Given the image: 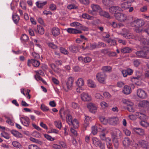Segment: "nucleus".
I'll use <instances>...</instances> for the list:
<instances>
[{"label": "nucleus", "mask_w": 149, "mask_h": 149, "mask_svg": "<svg viewBox=\"0 0 149 149\" xmlns=\"http://www.w3.org/2000/svg\"><path fill=\"white\" fill-rule=\"evenodd\" d=\"M122 35L128 39H134L135 38L134 36L132 33L129 32H127L126 34L125 33H123Z\"/></svg>", "instance_id": "cd10ccee"}, {"label": "nucleus", "mask_w": 149, "mask_h": 149, "mask_svg": "<svg viewBox=\"0 0 149 149\" xmlns=\"http://www.w3.org/2000/svg\"><path fill=\"white\" fill-rule=\"evenodd\" d=\"M107 76L104 73L100 72L97 73L96 75L97 80L100 83L104 84L107 79Z\"/></svg>", "instance_id": "7ed1b4c3"}, {"label": "nucleus", "mask_w": 149, "mask_h": 149, "mask_svg": "<svg viewBox=\"0 0 149 149\" xmlns=\"http://www.w3.org/2000/svg\"><path fill=\"white\" fill-rule=\"evenodd\" d=\"M60 51L61 52L65 54H68V51L63 47L60 48Z\"/></svg>", "instance_id": "338daca9"}, {"label": "nucleus", "mask_w": 149, "mask_h": 149, "mask_svg": "<svg viewBox=\"0 0 149 149\" xmlns=\"http://www.w3.org/2000/svg\"><path fill=\"white\" fill-rule=\"evenodd\" d=\"M87 85L89 87L91 88H95L96 86L95 83L91 79H89L88 80Z\"/></svg>", "instance_id": "58836bf2"}, {"label": "nucleus", "mask_w": 149, "mask_h": 149, "mask_svg": "<svg viewBox=\"0 0 149 149\" xmlns=\"http://www.w3.org/2000/svg\"><path fill=\"white\" fill-rule=\"evenodd\" d=\"M74 82L73 78L72 77H69L66 82V86L67 90L71 89L72 87Z\"/></svg>", "instance_id": "9b49d317"}, {"label": "nucleus", "mask_w": 149, "mask_h": 149, "mask_svg": "<svg viewBox=\"0 0 149 149\" xmlns=\"http://www.w3.org/2000/svg\"><path fill=\"white\" fill-rule=\"evenodd\" d=\"M11 133L14 136L17 138H21L23 136L22 134L16 131L13 130Z\"/></svg>", "instance_id": "e433bc0d"}, {"label": "nucleus", "mask_w": 149, "mask_h": 149, "mask_svg": "<svg viewBox=\"0 0 149 149\" xmlns=\"http://www.w3.org/2000/svg\"><path fill=\"white\" fill-rule=\"evenodd\" d=\"M144 23L143 20L141 19H136L130 23L131 26L136 28H139L143 26Z\"/></svg>", "instance_id": "f03ea898"}, {"label": "nucleus", "mask_w": 149, "mask_h": 149, "mask_svg": "<svg viewBox=\"0 0 149 149\" xmlns=\"http://www.w3.org/2000/svg\"><path fill=\"white\" fill-rule=\"evenodd\" d=\"M71 105L72 107L74 109H78L79 108V105L76 102H72Z\"/></svg>", "instance_id": "0e129e2a"}, {"label": "nucleus", "mask_w": 149, "mask_h": 149, "mask_svg": "<svg viewBox=\"0 0 149 149\" xmlns=\"http://www.w3.org/2000/svg\"><path fill=\"white\" fill-rule=\"evenodd\" d=\"M12 17L13 19L14 22L15 23H17L19 19V16L17 14H15L13 15Z\"/></svg>", "instance_id": "37998d69"}, {"label": "nucleus", "mask_w": 149, "mask_h": 149, "mask_svg": "<svg viewBox=\"0 0 149 149\" xmlns=\"http://www.w3.org/2000/svg\"><path fill=\"white\" fill-rule=\"evenodd\" d=\"M47 3V1L42 2L40 1H37L36 2V6L38 8H41L45 5Z\"/></svg>", "instance_id": "a878e982"}, {"label": "nucleus", "mask_w": 149, "mask_h": 149, "mask_svg": "<svg viewBox=\"0 0 149 149\" xmlns=\"http://www.w3.org/2000/svg\"><path fill=\"white\" fill-rule=\"evenodd\" d=\"M107 42L109 45L111 46L114 45L116 44V42L115 40L111 38L109 39L108 40Z\"/></svg>", "instance_id": "6e6d98bb"}, {"label": "nucleus", "mask_w": 149, "mask_h": 149, "mask_svg": "<svg viewBox=\"0 0 149 149\" xmlns=\"http://www.w3.org/2000/svg\"><path fill=\"white\" fill-rule=\"evenodd\" d=\"M115 17L117 19L121 22H124L127 19V16L119 12L115 15Z\"/></svg>", "instance_id": "423d86ee"}, {"label": "nucleus", "mask_w": 149, "mask_h": 149, "mask_svg": "<svg viewBox=\"0 0 149 149\" xmlns=\"http://www.w3.org/2000/svg\"><path fill=\"white\" fill-rule=\"evenodd\" d=\"M95 97L100 100H104V97L99 93H96L95 95Z\"/></svg>", "instance_id": "13d9d810"}, {"label": "nucleus", "mask_w": 149, "mask_h": 149, "mask_svg": "<svg viewBox=\"0 0 149 149\" xmlns=\"http://www.w3.org/2000/svg\"><path fill=\"white\" fill-rule=\"evenodd\" d=\"M35 72L36 73V74L35 76V78L36 79L37 81H41L42 83L46 84V83L45 81L42 79V78L39 76L40 75H44V73L43 72L40 70H39L37 71H36Z\"/></svg>", "instance_id": "39448f33"}, {"label": "nucleus", "mask_w": 149, "mask_h": 149, "mask_svg": "<svg viewBox=\"0 0 149 149\" xmlns=\"http://www.w3.org/2000/svg\"><path fill=\"white\" fill-rule=\"evenodd\" d=\"M20 120L22 124L26 127H28L30 124L29 118L25 116H23L20 118Z\"/></svg>", "instance_id": "6e6552de"}, {"label": "nucleus", "mask_w": 149, "mask_h": 149, "mask_svg": "<svg viewBox=\"0 0 149 149\" xmlns=\"http://www.w3.org/2000/svg\"><path fill=\"white\" fill-rule=\"evenodd\" d=\"M92 132H91L93 135H95L97 133V129L96 125L95 126H93L91 127Z\"/></svg>", "instance_id": "8fccbe9b"}, {"label": "nucleus", "mask_w": 149, "mask_h": 149, "mask_svg": "<svg viewBox=\"0 0 149 149\" xmlns=\"http://www.w3.org/2000/svg\"><path fill=\"white\" fill-rule=\"evenodd\" d=\"M132 90L131 88L127 85H125L122 90V92L126 95H128L131 93Z\"/></svg>", "instance_id": "dca6fc26"}, {"label": "nucleus", "mask_w": 149, "mask_h": 149, "mask_svg": "<svg viewBox=\"0 0 149 149\" xmlns=\"http://www.w3.org/2000/svg\"><path fill=\"white\" fill-rule=\"evenodd\" d=\"M81 100L84 101H89L91 99V96L88 93H83L81 94Z\"/></svg>", "instance_id": "f8f14e48"}, {"label": "nucleus", "mask_w": 149, "mask_h": 149, "mask_svg": "<svg viewBox=\"0 0 149 149\" xmlns=\"http://www.w3.org/2000/svg\"><path fill=\"white\" fill-rule=\"evenodd\" d=\"M99 15L101 16H103L106 18L110 17V16L109 13L105 11H103L101 9L99 11Z\"/></svg>", "instance_id": "7c9ffc66"}, {"label": "nucleus", "mask_w": 149, "mask_h": 149, "mask_svg": "<svg viewBox=\"0 0 149 149\" xmlns=\"http://www.w3.org/2000/svg\"><path fill=\"white\" fill-rule=\"evenodd\" d=\"M102 52L105 54H107L110 56H114L116 55L115 52H111L108 49L102 50Z\"/></svg>", "instance_id": "412c9836"}, {"label": "nucleus", "mask_w": 149, "mask_h": 149, "mask_svg": "<svg viewBox=\"0 0 149 149\" xmlns=\"http://www.w3.org/2000/svg\"><path fill=\"white\" fill-rule=\"evenodd\" d=\"M121 72L124 77H126L128 75H131L133 72V70L130 68L127 70H123Z\"/></svg>", "instance_id": "2eb2a0df"}, {"label": "nucleus", "mask_w": 149, "mask_h": 149, "mask_svg": "<svg viewBox=\"0 0 149 149\" xmlns=\"http://www.w3.org/2000/svg\"><path fill=\"white\" fill-rule=\"evenodd\" d=\"M131 51V49L129 47H125L121 49V52L123 53H130Z\"/></svg>", "instance_id": "de8ad7c7"}, {"label": "nucleus", "mask_w": 149, "mask_h": 149, "mask_svg": "<svg viewBox=\"0 0 149 149\" xmlns=\"http://www.w3.org/2000/svg\"><path fill=\"white\" fill-rule=\"evenodd\" d=\"M67 31L69 33L72 34L81 33V31L72 28H68L66 29Z\"/></svg>", "instance_id": "aec40b11"}, {"label": "nucleus", "mask_w": 149, "mask_h": 149, "mask_svg": "<svg viewBox=\"0 0 149 149\" xmlns=\"http://www.w3.org/2000/svg\"><path fill=\"white\" fill-rule=\"evenodd\" d=\"M12 145L13 146L17 148H22V146L17 141H13L12 143Z\"/></svg>", "instance_id": "a19ab883"}, {"label": "nucleus", "mask_w": 149, "mask_h": 149, "mask_svg": "<svg viewBox=\"0 0 149 149\" xmlns=\"http://www.w3.org/2000/svg\"><path fill=\"white\" fill-rule=\"evenodd\" d=\"M146 120H141L140 124L143 127H147L149 126L148 123L146 121Z\"/></svg>", "instance_id": "3c124183"}, {"label": "nucleus", "mask_w": 149, "mask_h": 149, "mask_svg": "<svg viewBox=\"0 0 149 149\" xmlns=\"http://www.w3.org/2000/svg\"><path fill=\"white\" fill-rule=\"evenodd\" d=\"M122 136V134L121 132L118 129L116 130L113 135V137L115 139L120 138Z\"/></svg>", "instance_id": "f3484780"}, {"label": "nucleus", "mask_w": 149, "mask_h": 149, "mask_svg": "<svg viewBox=\"0 0 149 149\" xmlns=\"http://www.w3.org/2000/svg\"><path fill=\"white\" fill-rule=\"evenodd\" d=\"M131 5V3L129 1H126L123 3L121 4L122 8L124 10L128 8Z\"/></svg>", "instance_id": "4be33fe9"}, {"label": "nucleus", "mask_w": 149, "mask_h": 149, "mask_svg": "<svg viewBox=\"0 0 149 149\" xmlns=\"http://www.w3.org/2000/svg\"><path fill=\"white\" fill-rule=\"evenodd\" d=\"M85 123L84 125L85 126H87L89 124V122L91 121V118L88 116H85Z\"/></svg>", "instance_id": "a18cd8bd"}, {"label": "nucleus", "mask_w": 149, "mask_h": 149, "mask_svg": "<svg viewBox=\"0 0 149 149\" xmlns=\"http://www.w3.org/2000/svg\"><path fill=\"white\" fill-rule=\"evenodd\" d=\"M1 135L2 137H3L6 139H8L10 138L9 134L5 132H3L1 133Z\"/></svg>", "instance_id": "bf43d9fd"}, {"label": "nucleus", "mask_w": 149, "mask_h": 149, "mask_svg": "<svg viewBox=\"0 0 149 149\" xmlns=\"http://www.w3.org/2000/svg\"><path fill=\"white\" fill-rule=\"evenodd\" d=\"M121 9L118 6H112L109 8V12L112 14H113L114 16L121 11Z\"/></svg>", "instance_id": "0eeeda50"}, {"label": "nucleus", "mask_w": 149, "mask_h": 149, "mask_svg": "<svg viewBox=\"0 0 149 149\" xmlns=\"http://www.w3.org/2000/svg\"><path fill=\"white\" fill-rule=\"evenodd\" d=\"M131 143L132 141L128 138H125L123 141V145L126 147L129 146Z\"/></svg>", "instance_id": "393cba45"}, {"label": "nucleus", "mask_w": 149, "mask_h": 149, "mask_svg": "<svg viewBox=\"0 0 149 149\" xmlns=\"http://www.w3.org/2000/svg\"><path fill=\"white\" fill-rule=\"evenodd\" d=\"M100 104L101 108L103 109H105L109 106L108 104L104 101L100 102Z\"/></svg>", "instance_id": "79ce46f5"}, {"label": "nucleus", "mask_w": 149, "mask_h": 149, "mask_svg": "<svg viewBox=\"0 0 149 149\" xmlns=\"http://www.w3.org/2000/svg\"><path fill=\"white\" fill-rule=\"evenodd\" d=\"M81 17L84 19H87L88 20H92L93 19V16H91L86 13L83 14L81 15Z\"/></svg>", "instance_id": "4c0bfd02"}, {"label": "nucleus", "mask_w": 149, "mask_h": 149, "mask_svg": "<svg viewBox=\"0 0 149 149\" xmlns=\"http://www.w3.org/2000/svg\"><path fill=\"white\" fill-rule=\"evenodd\" d=\"M43 135L49 141H52L55 140V139L54 138H53L51 136L47 134H44Z\"/></svg>", "instance_id": "09e8293b"}, {"label": "nucleus", "mask_w": 149, "mask_h": 149, "mask_svg": "<svg viewBox=\"0 0 149 149\" xmlns=\"http://www.w3.org/2000/svg\"><path fill=\"white\" fill-rule=\"evenodd\" d=\"M101 70L103 72H111L112 68L110 66H105L102 67Z\"/></svg>", "instance_id": "473e14b6"}, {"label": "nucleus", "mask_w": 149, "mask_h": 149, "mask_svg": "<svg viewBox=\"0 0 149 149\" xmlns=\"http://www.w3.org/2000/svg\"><path fill=\"white\" fill-rule=\"evenodd\" d=\"M31 63H32L33 66L35 67H38L40 64L39 61L33 59L28 60L27 63L28 65L30 66H31Z\"/></svg>", "instance_id": "ddd939ff"}, {"label": "nucleus", "mask_w": 149, "mask_h": 149, "mask_svg": "<svg viewBox=\"0 0 149 149\" xmlns=\"http://www.w3.org/2000/svg\"><path fill=\"white\" fill-rule=\"evenodd\" d=\"M55 125L58 128L60 129L62 126L61 123V121H55L54 122Z\"/></svg>", "instance_id": "680f3d73"}, {"label": "nucleus", "mask_w": 149, "mask_h": 149, "mask_svg": "<svg viewBox=\"0 0 149 149\" xmlns=\"http://www.w3.org/2000/svg\"><path fill=\"white\" fill-rule=\"evenodd\" d=\"M91 7L93 11L97 12L98 11L99 12L101 10L100 6L96 4H92Z\"/></svg>", "instance_id": "b1692460"}, {"label": "nucleus", "mask_w": 149, "mask_h": 149, "mask_svg": "<svg viewBox=\"0 0 149 149\" xmlns=\"http://www.w3.org/2000/svg\"><path fill=\"white\" fill-rule=\"evenodd\" d=\"M72 117L69 114L67 115L66 121L69 125L72 124Z\"/></svg>", "instance_id": "49530a36"}, {"label": "nucleus", "mask_w": 149, "mask_h": 149, "mask_svg": "<svg viewBox=\"0 0 149 149\" xmlns=\"http://www.w3.org/2000/svg\"><path fill=\"white\" fill-rule=\"evenodd\" d=\"M133 132L140 136H143L145 134V131L143 129L138 127H134L132 129Z\"/></svg>", "instance_id": "1a4fd4ad"}, {"label": "nucleus", "mask_w": 149, "mask_h": 149, "mask_svg": "<svg viewBox=\"0 0 149 149\" xmlns=\"http://www.w3.org/2000/svg\"><path fill=\"white\" fill-rule=\"evenodd\" d=\"M51 146L54 149H61V147L59 145L56 143H52L51 145Z\"/></svg>", "instance_id": "4d7b16f0"}, {"label": "nucleus", "mask_w": 149, "mask_h": 149, "mask_svg": "<svg viewBox=\"0 0 149 149\" xmlns=\"http://www.w3.org/2000/svg\"><path fill=\"white\" fill-rule=\"evenodd\" d=\"M138 106L141 107H149V100L148 101L143 100L140 101Z\"/></svg>", "instance_id": "a211bd4d"}, {"label": "nucleus", "mask_w": 149, "mask_h": 149, "mask_svg": "<svg viewBox=\"0 0 149 149\" xmlns=\"http://www.w3.org/2000/svg\"><path fill=\"white\" fill-rule=\"evenodd\" d=\"M52 33L53 36L56 37L59 35L60 31L58 28L54 27L52 29Z\"/></svg>", "instance_id": "6ab92c4d"}, {"label": "nucleus", "mask_w": 149, "mask_h": 149, "mask_svg": "<svg viewBox=\"0 0 149 149\" xmlns=\"http://www.w3.org/2000/svg\"><path fill=\"white\" fill-rule=\"evenodd\" d=\"M70 25L72 27L80 26H81V24L77 22H73L71 23L70 24Z\"/></svg>", "instance_id": "e2e57ef3"}, {"label": "nucleus", "mask_w": 149, "mask_h": 149, "mask_svg": "<svg viewBox=\"0 0 149 149\" xmlns=\"http://www.w3.org/2000/svg\"><path fill=\"white\" fill-rule=\"evenodd\" d=\"M106 142L107 147L109 149H113L111 141L110 138H107L106 139Z\"/></svg>", "instance_id": "72a5a7b5"}, {"label": "nucleus", "mask_w": 149, "mask_h": 149, "mask_svg": "<svg viewBox=\"0 0 149 149\" xmlns=\"http://www.w3.org/2000/svg\"><path fill=\"white\" fill-rule=\"evenodd\" d=\"M123 104L127 106V109L129 112L134 113L135 111V109L133 102L129 100L124 99L122 100Z\"/></svg>", "instance_id": "f257e3e1"}, {"label": "nucleus", "mask_w": 149, "mask_h": 149, "mask_svg": "<svg viewBox=\"0 0 149 149\" xmlns=\"http://www.w3.org/2000/svg\"><path fill=\"white\" fill-rule=\"evenodd\" d=\"M76 85L78 86L82 87L84 85V82L82 78L78 79L76 82Z\"/></svg>", "instance_id": "bb28decb"}, {"label": "nucleus", "mask_w": 149, "mask_h": 149, "mask_svg": "<svg viewBox=\"0 0 149 149\" xmlns=\"http://www.w3.org/2000/svg\"><path fill=\"white\" fill-rule=\"evenodd\" d=\"M97 147L99 148L100 149H105V143L101 141Z\"/></svg>", "instance_id": "864d4df0"}, {"label": "nucleus", "mask_w": 149, "mask_h": 149, "mask_svg": "<svg viewBox=\"0 0 149 149\" xmlns=\"http://www.w3.org/2000/svg\"><path fill=\"white\" fill-rule=\"evenodd\" d=\"M87 107L90 111L92 113H95L97 108L96 106L92 103L88 104L87 105Z\"/></svg>", "instance_id": "4468645a"}, {"label": "nucleus", "mask_w": 149, "mask_h": 149, "mask_svg": "<svg viewBox=\"0 0 149 149\" xmlns=\"http://www.w3.org/2000/svg\"><path fill=\"white\" fill-rule=\"evenodd\" d=\"M139 143L141 145L142 147L143 148H149V143L145 141H141L139 142Z\"/></svg>", "instance_id": "2f4dec72"}, {"label": "nucleus", "mask_w": 149, "mask_h": 149, "mask_svg": "<svg viewBox=\"0 0 149 149\" xmlns=\"http://www.w3.org/2000/svg\"><path fill=\"white\" fill-rule=\"evenodd\" d=\"M54 72H56L61 78H62L63 77L64 72L63 70L57 68V69H55Z\"/></svg>", "instance_id": "c9c22d12"}, {"label": "nucleus", "mask_w": 149, "mask_h": 149, "mask_svg": "<svg viewBox=\"0 0 149 149\" xmlns=\"http://www.w3.org/2000/svg\"><path fill=\"white\" fill-rule=\"evenodd\" d=\"M136 54L138 57L145 58L146 57V54L145 51H137L136 52Z\"/></svg>", "instance_id": "c756f323"}, {"label": "nucleus", "mask_w": 149, "mask_h": 149, "mask_svg": "<svg viewBox=\"0 0 149 149\" xmlns=\"http://www.w3.org/2000/svg\"><path fill=\"white\" fill-rule=\"evenodd\" d=\"M40 108L44 111H46L49 110V108L43 104H41Z\"/></svg>", "instance_id": "052dcab7"}, {"label": "nucleus", "mask_w": 149, "mask_h": 149, "mask_svg": "<svg viewBox=\"0 0 149 149\" xmlns=\"http://www.w3.org/2000/svg\"><path fill=\"white\" fill-rule=\"evenodd\" d=\"M60 146L62 148H67V146L66 143L63 141H61L59 142Z\"/></svg>", "instance_id": "5fc2aeb1"}, {"label": "nucleus", "mask_w": 149, "mask_h": 149, "mask_svg": "<svg viewBox=\"0 0 149 149\" xmlns=\"http://www.w3.org/2000/svg\"><path fill=\"white\" fill-rule=\"evenodd\" d=\"M113 142L115 148L117 149L118 148L119 145L117 139H114Z\"/></svg>", "instance_id": "69168bd1"}, {"label": "nucleus", "mask_w": 149, "mask_h": 149, "mask_svg": "<svg viewBox=\"0 0 149 149\" xmlns=\"http://www.w3.org/2000/svg\"><path fill=\"white\" fill-rule=\"evenodd\" d=\"M72 124L75 128H78L79 126V122L76 119H74L72 121Z\"/></svg>", "instance_id": "ea45409f"}, {"label": "nucleus", "mask_w": 149, "mask_h": 149, "mask_svg": "<svg viewBox=\"0 0 149 149\" xmlns=\"http://www.w3.org/2000/svg\"><path fill=\"white\" fill-rule=\"evenodd\" d=\"M135 115L137 116L138 118L141 119V120H146L147 119L146 116L141 113H136L135 114Z\"/></svg>", "instance_id": "5701e85b"}, {"label": "nucleus", "mask_w": 149, "mask_h": 149, "mask_svg": "<svg viewBox=\"0 0 149 149\" xmlns=\"http://www.w3.org/2000/svg\"><path fill=\"white\" fill-rule=\"evenodd\" d=\"M136 94L137 96L141 98L145 99L147 97L146 92L141 88H139L137 90Z\"/></svg>", "instance_id": "20e7f679"}, {"label": "nucleus", "mask_w": 149, "mask_h": 149, "mask_svg": "<svg viewBox=\"0 0 149 149\" xmlns=\"http://www.w3.org/2000/svg\"><path fill=\"white\" fill-rule=\"evenodd\" d=\"M107 122L109 124L115 125L119 123V119L117 117H113L108 119Z\"/></svg>", "instance_id": "9d476101"}, {"label": "nucleus", "mask_w": 149, "mask_h": 149, "mask_svg": "<svg viewBox=\"0 0 149 149\" xmlns=\"http://www.w3.org/2000/svg\"><path fill=\"white\" fill-rule=\"evenodd\" d=\"M38 33L40 34H43L44 33V29L43 27L40 25L37 26V30H36Z\"/></svg>", "instance_id": "f704fd0d"}, {"label": "nucleus", "mask_w": 149, "mask_h": 149, "mask_svg": "<svg viewBox=\"0 0 149 149\" xmlns=\"http://www.w3.org/2000/svg\"><path fill=\"white\" fill-rule=\"evenodd\" d=\"M70 51L74 53L77 51V48L75 46L72 45L69 47Z\"/></svg>", "instance_id": "c03bdc74"}, {"label": "nucleus", "mask_w": 149, "mask_h": 149, "mask_svg": "<svg viewBox=\"0 0 149 149\" xmlns=\"http://www.w3.org/2000/svg\"><path fill=\"white\" fill-rule=\"evenodd\" d=\"M21 40L24 42L27 41L29 39L28 36L26 34H23L21 38Z\"/></svg>", "instance_id": "603ef678"}, {"label": "nucleus", "mask_w": 149, "mask_h": 149, "mask_svg": "<svg viewBox=\"0 0 149 149\" xmlns=\"http://www.w3.org/2000/svg\"><path fill=\"white\" fill-rule=\"evenodd\" d=\"M29 149H40L37 146L35 145H31L28 146Z\"/></svg>", "instance_id": "774afa93"}, {"label": "nucleus", "mask_w": 149, "mask_h": 149, "mask_svg": "<svg viewBox=\"0 0 149 149\" xmlns=\"http://www.w3.org/2000/svg\"><path fill=\"white\" fill-rule=\"evenodd\" d=\"M92 141L93 144L97 147L101 141L98 138L94 137L92 139Z\"/></svg>", "instance_id": "c85d7f7f"}]
</instances>
